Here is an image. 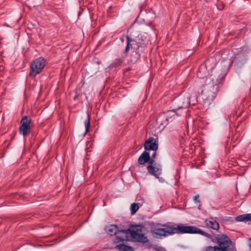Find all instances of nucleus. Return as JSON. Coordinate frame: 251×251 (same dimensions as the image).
Returning a JSON list of instances; mask_svg holds the SVG:
<instances>
[{"instance_id": "20e7f679", "label": "nucleus", "mask_w": 251, "mask_h": 251, "mask_svg": "<svg viewBox=\"0 0 251 251\" xmlns=\"http://www.w3.org/2000/svg\"><path fill=\"white\" fill-rule=\"evenodd\" d=\"M218 247L221 248L225 251H235L229 238L224 234L219 235L216 237Z\"/></svg>"}, {"instance_id": "f257e3e1", "label": "nucleus", "mask_w": 251, "mask_h": 251, "mask_svg": "<svg viewBox=\"0 0 251 251\" xmlns=\"http://www.w3.org/2000/svg\"><path fill=\"white\" fill-rule=\"evenodd\" d=\"M150 232L152 236L157 239H162L176 233L200 234L209 238L211 237L209 233L199 228L182 225L152 223L150 225Z\"/></svg>"}, {"instance_id": "1a4fd4ad", "label": "nucleus", "mask_w": 251, "mask_h": 251, "mask_svg": "<svg viewBox=\"0 0 251 251\" xmlns=\"http://www.w3.org/2000/svg\"><path fill=\"white\" fill-rule=\"evenodd\" d=\"M205 227L214 230H218L219 228V223L213 218H210L205 220Z\"/></svg>"}, {"instance_id": "5701e85b", "label": "nucleus", "mask_w": 251, "mask_h": 251, "mask_svg": "<svg viewBox=\"0 0 251 251\" xmlns=\"http://www.w3.org/2000/svg\"><path fill=\"white\" fill-rule=\"evenodd\" d=\"M121 39L123 41V37L121 38Z\"/></svg>"}, {"instance_id": "423d86ee", "label": "nucleus", "mask_w": 251, "mask_h": 251, "mask_svg": "<svg viewBox=\"0 0 251 251\" xmlns=\"http://www.w3.org/2000/svg\"><path fill=\"white\" fill-rule=\"evenodd\" d=\"M107 233L110 235H116V237L119 236L120 238L124 236V234L121 232L123 230H119L118 227L114 225H111L106 227Z\"/></svg>"}, {"instance_id": "7ed1b4c3", "label": "nucleus", "mask_w": 251, "mask_h": 251, "mask_svg": "<svg viewBox=\"0 0 251 251\" xmlns=\"http://www.w3.org/2000/svg\"><path fill=\"white\" fill-rule=\"evenodd\" d=\"M46 65V60L43 57H39L35 59L30 64L29 75L34 77L40 74Z\"/></svg>"}, {"instance_id": "6e6552de", "label": "nucleus", "mask_w": 251, "mask_h": 251, "mask_svg": "<svg viewBox=\"0 0 251 251\" xmlns=\"http://www.w3.org/2000/svg\"><path fill=\"white\" fill-rule=\"evenodd\" d=\"M144 148L146 150L156 151L158 149V145L154 138H149L144 144Z\"/></svg>"}, {"instance_id": "dca6fc26", "label": "nucleus", "mask_w": 251, "mask_h": 251, "mask_svg": "<svg viewBox=\"0 0 251 251\" xmlns=\"http://www.w3.org/2000/svg\"><path fill=\"white\" fill-rule=\"evenodd\" d=\"M123 59L121 58H119L116 59L114 62L112 64V66L113 67H117L120 65H121L123 63Z\"/></svg>"}, {"instance_id": "4468645a", "label": "nucleus", "mask_w": 251, "mask_h": 251, "mask_svg": "<svg viewBox=\"0 0 251 251\" xmlns=\"http://www.w3.org/2000/svg\"><path fill=\"white\" fill-rule=\"evenodd\" d=\"M140 205L139 203H132L130 207V210L131 211V214L132 215H134L139 209L140 207Z\"/></svg>"}, {"instance_id": "f8f14e48", "label": "nucleus", "mask_w": 251, "mask_h": 251, "mask_svg": "<svg viewBox=\"0 0 251 251\" xmlns=\"http://www.w3.org/2000/svg\"><path fill=\"white\" fill-rule=\"evenodd\" d=\"M115 248L120 251H134L131 247L124 244H118L116 246Z\"/></svg>"}, {"instance_id": "f3484780", "label": "nucleus", "mask_w": 251, "mask_h": 251, "mask_svg": "<svg viewBox=\"0 0 251 251\" xmlns=\"http://www.w3.org/2000/svg\"><path fill=\"white\" fill-rule=\"evenodd\" d=\"M202 69H204V66H201L200 70H199V73L198 74V76L200 78H202L205 75H206L207 74V72L206 71H205V74H201V71L202 70Z\"/></svg>"}, {"instance_id": "9d476101", "label": "nucleus", "mask_w": 251, "mask_h": 251, "mask_svg": "<svg viewBox=\"0 0 251 251\" xmlns=\"http://www.w3.org/2000/svg\"><path fill=\"white\" fill-rule=\"evenodd\" d=\"M127 40V45L126 48L125 49V52H126L129 49L130 47L131 46V48H134L135 49H137L139 46L136 45L137 42L128 36H126Z\"/></svg>"}, {"instance_id": "aec40b11", "label": "nucleus", "mask_w": 251, "mask_h": 251, "mask_svg": "<svg viewBox=\"0 0 251 251\" xmlns=\"http://www.w3.org/2000/svg\"><path fill=\"white\" fill-rule=\"evenodd\" d=\"M194 200L196 202H200L199 196V195L195 196V197L194 198Z\"/></svg>"}, {"instance_id": "9b49d317", "label": "nucleus", "mask_w": 251, "mask_h": 251, "mask_svg": "<svg viewBox=\"0 0 251 251\" xmlns=\"http://www.w3.org/2000/svg\"><path fill=\"white\" fill-rule=\"evenodd\" d=\"M150 159V155L149 153L147 151H144L139 156L138 159V162L139 164L143 165L149 161Z\"/></svg>"}, {"instance_id": "412c9836", "label": "nucleus", "mask_w": 251, "mask_h": 251, "mask_svg": "<svg viewBox=\"0 0 251 251\" xmlns=\"http://www.w3.org/2000/svg\"><path fill=\"white\" fill-rule=\"evenodd\" d=\"M155 155H156V151H154V152H153L152 154L151 155V157L152 158H154Z\"/></svg>"}, {"instance_id": "39448f33", "label": "nucleus", "mask_w": 251, "mask_h": 251, "mask_svg": "<svg viewBox=\"0 0 251 251\" xmlns=\"http://www.w3.org/2000/svg\"><path fill=\"white\" fill-rule=\"evenodd\" d=\"M30 122L31 119L27 116L24 117L21 121L20 132L24 136L27 135L30 133Z\"/></svg>"}, {"instance_id": "6ab92c4d", "label": "nucleus", "mask_w": 251, "mask_h": 251, "mask_svg": "<svg viewBox=\"0 0 251 251\" xmlns=\"http://www.w3.org/2000/svg\"><path fill=\"white\" fill-rule=\"evenodd\" d=\"M190 103V99L189 98H186V102L185 103H184L183 104V105H182L181 106H180L179 108H182V107H187L188 105H189Z\"/></svg>"}, {"instance_id": "0eeeda50", "label": "nucleus", "mask_w": 251, "mask_h": 251, "mask_svg": "<svg viewBox=\"0 0 251 251\" xmlns=\"http://www.w3.org/2000/svg\"><path fill=\"white\" fill-rule=\"evenodd\" d=\"M153 160H151L150 162V165L148 166L147 169L150 174L155 176L160 175L161 173V166L159 165H153Z\"/></svg>"}, {"instance_id": "f03ea898", "label": "nucleus", "mask_w": 251, "mask_h": 251, "mask_svg": "<svg viewBox=\"0 0 251 251\" xmlns=\"http://www.w3.org/2000/svg\"><path fill=\"white\" fill-rule=\"evenodd\" d=\"M144 227L141 225H136L130 227L128 229H124L121 231L124 234V236L120 238L119 236H117L114 241L115 244L122 242L124 241H129L131 238L136 241L143 243H147L149 240L147 236L145 235L143 232Z\"/></svg>"}, {"instance_id": "ddd939ff", "label": "nucleus", "mask_w": 251, "mask_h": 251, "mask_svg": "<svg viewBox=\"0 0 251 251\" xmlns=\"http://www.w3.org/2000/svg\"><path fill=\"white\" fill-rule=\"evenodd\" d=\"M235 220L238 222L251 221V214L241 215L236 217Z\"/></svg>"}, {"instance_id": "4be33fe9", "label": "nucleus", "mask_w": 251, "mask_h": 251, "mask_svg": "<svg viewBox=\"0 0 251 251\" xmlns=\"http://www.w3.org/2000/svg\"><path fill=\"white\" fill-rule=\"evenodd\" d=\"M250 243L249 244V247H250V248L251 249V238H250Z\"/></svg>"}, {"instance_id": "2eb2a0df", "label": "nucleus", "mask_w": 251, "mask_h": 251, "mask_svg": "<svg viewBox=\"0 0 251 251\" xmlns=\"http://www.w3.org/2000/svg\"><path fill=\"white\" fill-rule=\"evenodd\" d=\"M84 124L85 125V132L84 134H86L89 130V127H90V118L89 116H88L87 118L84 121Z\"/></svg>"}, {"instance_id": "a211bd4d", "label": "nucleus", "mask_w": 251, "mask_h": 251, "mask_svg": "<svg viewBox=\"0 0 251 251\" xmlns=\"http://www.w3.org/2000/svg\"><path fill=\"white\" fill-rule=\"evenodd\" d=\"M171 116H174L175 117L176 116V113L175 111L172 110L168 112L167 119L168 120V118L171 117Z\"/></svg>"}]
</instances>
